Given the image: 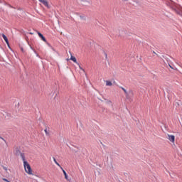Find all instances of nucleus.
Returning <instances> with one entry per match:
<instances>
[{
	"label": "nucleus",
	"instance_id": "obj_1",
	"mask_svg": "<svg viewBox=\"0 0 182 182\" xmlns=\"http://www.w3.org/2000/svg\"><path fill=\"white\" fill-rule=\"evenodd\" d=\"M166 4L169 6L177 15L182 16V7L179 4H176L173 1H168Z\"/></svg>",
	"mask_w": 182,
	"mask_h": 182
},
{
	"label": "nucleus",
	"instance_id": "obj_11",
	"mask_svg": "<svg viewBox=\"0 0 182 182\" xmlns=\"http://www.w3.org/2000/svg\"><path fill=\"white\" fill-rule=\"evenodd\" d=\"M16 154H20L21 157H22V154H23L25 156V154L21 152V151L19 149L16 150Z\"/></svg>",
	"mask_w": 182,
	"mask_h": 182
},
{
	"label": "nucleus",
	"instance_id": "obj_21",
	"mask_svg": "<svg viewBox=\"0 0 182 182\" xmlns=\"http://www.w3.org/2000/svg\"><path fill=\"white\" fill-rule=\"evenodd\" d=\"M30 34H31V35H33V33H30Z\"/></svg>",
	"mask_w": 182,
	"mask_h": 182
},
{
	"label": "nucleus",
	"instance_id": "obj_8",
	"mask_svg": "<svg viewBox=\"0 0 182 182\" xmlns=\"http://www.w3.org/2000/svg\"><path fill=\"white\" fill-rule=\"evenodd\" d=\"M60 168H61L62 171H63V174H64V176H65V180H69V179H68V173H66V171L64 170L63 167H60Z\"/></svg>",
	"mask_w": 182,
	"mask_h": 182
},
{
	"label": "nucleus",
	"instance_id": "obj_19",
	"mask_svg": "<svg viewBox=\"0 0 182 182\" xmlns=\"http://www.w3.org/2000/svg\"><path fill=\"white\" fill-rule=\"evenodd\" d=\"M22 52H23V48H21Z\"/></svg>",
	"mask_w": 182,
	"mask_h": 182
},
{
	"label": "nucleus",
	"instance_id": "obj_10",
	"mask_svg": "<svg viewBox=\"0 0 182 182\" xmlns=\"http://www.w3.org/2000/svg\"><path fill=\"white\" fill-rule=\"evenodd\" d=\"M53 161L55 163V164H57V166L58 167H60H60H62V166H60V164L59 163H58V161H56V159L55 157H53Z\"/></svg>",
	"mask_w": 182,
	"mask_h": 182
},
{
	"label": "nucleus",
	"instance_id": "obj_4",
	"mask_svg": "<svg viewBox=\"0 0 182 182\" xmlns=\"http://www.w3.org/2000/svg\"><path fill=\"white\" fill-rule=\"evenodd\" d=\"M119 89H122V90H123L124 93L125 94L126 98L127 99H130V97H129V92H127V90H126L124 89V87H119Z\"/></svg>",
	"mask_w": 182,
	"mask_h": 182
},
{
	"label": "nucleus",
	"instance_id": "obj_6",
	"mask_svg": "<svg viewBox=\"0 0 182 182\" xmlns=\"http://www.w3.org/2000/svg\"><path fill=\"white\" fill-rule=\"evenodd\" d=\"M41 3L43 4V5H44L47 8H50V6L49 5L48 1H41Z\"/></svg>",
	"mask_w": 182,
	"mask_h": 182
},
{
	"label": "nucleus",
	"instance_id": "obj_7",
	"mask_svg": "<svg viewBox=\"0 0 182 182\" xmlns=\"http://www.w3.org/2000/svg\"><path fill=\"white\" fill-rule=\"evenodd\" d=\"M38 35L39 36V38H41L42 39V41H43V42H46V38H45V36H43V35L41 33H38Z\"/></svg>",
	"mask_w": 182,
	"mask_h": 182
},
{
	"label": "nucleus",
	"instance_id": "obj_9",
	"mask_svg": "<svg viewBox=\"0 0 182 182\" xmlns=\"http://www.w3.org/2000/svg\"><path fill=\"white\" fill-rule=\"evenodd\" d=\"M70 60H73V62H74V63H77V64L78 63L77 60H76V58L74 57L73 55H71Z\"/></svg>",
	"mask_w": 182,
	"mask_h": 182
},
{
	"label": "nucleus",
	"instance_id": "obj_13",
	"mask_svg": "<svg viewBox=\"0 0 182 182\" xmlns=\"http://www.w3.org/2000/svg\"><path fill=\"white\" fill-rule=\"evenodd\" d=\"M44 132H45L46 136H49V132H48V128H46V129H44Z\"/></svg>",
	"mask_w": 182,
	"mask_h": 182
},
{
	"label": "nucleus",
	"instance_id": "obj_18",
	"mask_svg": "<svg viewBox=\"0 0 182 182\" xmlns=\"http://www.w3.org/2000/svg\"><path fill=\"white\" fill-rule=\"evenodd\" d=\"M169 66H170V68H171V69H173V67L171 65H169Z\"/></svg>",
	"mask_w": 182,
	"mask_h": 182
},
{
	"label": "nucleus",
	"instance_id": "obj_3",
	"mask_svg": "<svg viewBox=\"0 0 182 182\" xmlns=\"http://www.w3.org/2000/svg\"><path fill=\"white\" fill-rule=\"evenodd\" d=\"M168 139L169 140V141H171V143H174L176 140V136L174 135L168 134Z\"/></svg>",
	"mask_w": 182,
	"mask_h": 182
},
{
	"label": "nucleus",
	"instance_id": "obj_20",
	"mask_svg": "<svg viewBox=\"0 0 182 182\" xmlns=\"http://www.w3.org/2000/svg\"><path fill=\"white\" fill-rule=\"evenodd\" d=\"M106 58H107V54H105Z\"/></svg>",
	"mask_w": 182,
	"mask_h": 182
},
{
	"label": "nucleus",
	"instance_id": "obj_17",
	"mask_svg": "<svg viewBox=\"0 0 182 182\" xmlns=\"http://www.w3.org/2000/svg\"><path fill=\"white\" fill-rule=\"evenodd\" d=\"M80 18L81 19H83V16H80Z\"/></svg>",
	"mask_w": 182,
	"mask_h": 182
},
{
	"label": "nucleus",
	"instance_id": "obj_12",
	"mask_svg": "<svg viewBox=\"0 0 182 182\" xmlns=\"http://www.w3.org/2000/svg\"><path fill=\"white\" fill-rule=\"evenodd\" d=\"M113 83L111 82V81L107 80L106 81V86H112Z\"/></svg>",
	"mask_w": 182,
	"mask_h": 182
},
{
	"label": "nucleus",
	"instance_id": "obj_5",
	"mask_svg": "<svg viewBox=\"0 0 182 182\" xmlns=\"http://www.w3.org/2000/svg\"><path fill=\"white\" fill-rule=\"evenodd\" d=\"M1 36H2V38L4 39V41H5V42H6V45L9 46V41H8V37H6V36H5V34H1Z\"/></svg>",
	"mask_w": 182,
	"mask_h": 182
},
{
	"label": "nucleus",
	"instance_id": "obj_14",
	"mask_svg": "<svg viewBox=\"0 0 182 182\" xmlns=\"http://www.w3.org/2000/svg\"><path fill=\"white\" fill-rule=\"evenodd\" d=\"M0 139L1 140H3V141H4V143H6V140H5V139H4L3 137L0 136Z\"/></svg>",
	"mask_w": 182,
	"mask_h": 182
},
{
	"label": "nucleus",
	"instance_id": "obj_15",
	"mask_svg": "<svg viewBox=\"0 0 182 182\" xmlns=\"http://www.w3.org/2000/svg\"><path fill=\"white\" fill-rule=\"evenodd\" d=\"M77 65H78V66H79V68H80V69L81 70L85 71V70H84V69H82V67H80V65L79 63H77Z\"/></svg>",
	"mask_w": 182,
	"mask_h": 182
},
{
	"label": "nucleus",
	"instance_id": "obj_16",
	"mask_svg": "<svg viewBox=\"0 0 182 182\" xmlns=\"http://www.w3.org/2000/svg\"><path fill=\"white\" fill-rule=\"evenodd\" d=\"M4 170H5V171H8V168H6V166H3Z\"/></svg>",
	"mask_w": 182,
	"mask_h": 182
},
{
	"label": "nucleus",
	"instance_id": "obj_2",
	"mask_svg": "<svg viewBox=\"0 0 182 182\" xmlns=\"http://www.w3.org/2000/svg\"><path fill=\"white\" fill-rule=\"evenodd\" d=\"M21 159L23 163V167L26 173L29 175H32V168H31V165H29V163L26 161L25 159V155L23 154H21Z\"/></svg>",
	"mask_w": 182,
	"mask_h": 182
}]
</instances>
